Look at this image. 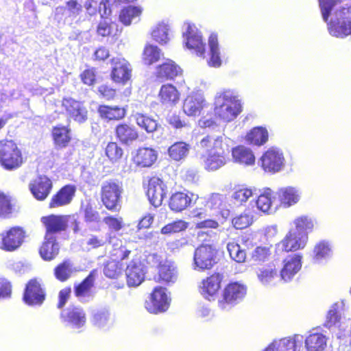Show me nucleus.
<instances>
[{
  "label": "nucleus",
  "mask_w": 351,
  "mask_h": 351,
  "mask_svg": "<svg viewBox=\"0 0 351 351\" xmlns=\"http://www.w3.org/2000/svg\"><path fill=\"white\" fill-rule=\"evenodd\" d=\"M52 182L46 176H39L29 184V189L32 195L37 200L45 199L52 189Z\"/></svg>",
  "instance_id": "22"
},
{
  "label": "nucleus",
  "mask_w": 351,
  "mask_h": 351,
  "mask_svg": "<svg viewBox=\"0 0 351 351\" xmlns=\"http://www.w3.org/2000/svg\"><path fill=\"white\" fill-rule=\"evenodd\" d=\"M76 192V186L67 184L62 187L51 198L49 207L58 208L69 204Z\"/></svg>",
  "instance_id": "27"
},
{
  "label": "nucleus",
  "mask_w": 351,
  "mask_h": 351,
  "mask_svg": "<svg viewBox=\"0 0 351 351\" xmlns=\"http://www.w3.org/2000/svg\"><path fill=\"white\" fill-rule=\"evenodd\" d=\"M246 294V287L240 283L229 284L224 289L223 298L219 301V307L224 311L230 310L240 302Z\"/></svg>",
  "instance_id": "7"
},
{
  "label": "nucleus",
  "mask_w": 351,
  "mask_h": 351,
  "mask_svg": "<svg viewBox=\"0 0 351 351\" xmlns=\"http://www.w3.org/2000/svg\"><path fill=\"white\" fill-rule=\"evenodd\" d=\"M72 272V264L69 261H64L54 269L56 278L62 282L66 280L71 276Z\"/></svg>",
  "instance_id": "54"
},
{
  "label": "nucleus",
  "mask_w": 351,
  "mask_h": 351,
  "mask_svg": "<svg viewBox=\"0 0 351 351\" xmlns=\"http://www.w3.org/2000/svg\"><path fill=\"white\" fill-rule=\"evenodd\" d=\"M232 156L234 162L245 166L254 165L255 156L252 151L243 145H239L232 149Z\"/></svg>",
  "instance_id": "31"
},
{
  "label": "nucleus",
  "mask_w": 351,
  "mask_h": 351,
  "mask_svg": "<svg viewBox=\"0 0 351 351\" xmlns=\"http://www.w3.org/2000/svg\"><path fill=\"white\" fill-rule=\"evenodd\" d=\"M188 228V223L183 220H177L163 226L160 233L166 236L178 233L185 230Z\"/></svg>",
  "instance_id": "53"
},
{
  "label": "nucleus",
  "mask_w": 351,
  "mask_h": 351,
  "mask_svg": "<svg viewBox=\"0 0 351 351\" xmlns=\"http://www.w3.org/2000/svg\"><path fill=\"white\" fill-rule=\"evenodd\" d=\"M158 97L162 104L171 107L178 102L180 93L174 86L167 84L161 86Z\"/></svg>",
  "instance_id": "34"
},
{
  "label": "nucleus",
  "mask_w": 351,
  "mask_h": 351,
  "mask_svg": "<svg viewBox=\"0 0 351 351\" xmlns=\"http://www.w3.org/2000/svg\"><path fill=\"white\" fill-rule=\"evenodd\" d=\"M227 250L230 258L237 263H243L246 259V253L240 245L234 242L227 244Z\"/></svg>",
  "instance_id": "56"
},
{
  "label": "nucleus",
  "mask_w": 351,
  "mask_h": 351,
  "mask_svg": "<svg viewBox=\"0 0 351 351\" xmlns=\"http://www.w3.org/2000/svg\"><path fill=\"white\" fill-rule=\"evenodd\" d=\"M258 277L264 285H274L281 281L278 268L274 265L262 268L258 274Z\"/></svg>",
  "instance_id": "40"
},
{
  "label": "nucleus",
  "mask_w": 351,
  "mask_h": 351,
  "mask_svg": "<svg viewBox=\"0 0 351 351\" xmlns=\"http://www.w3.org/2000/svg\"><path fill=\"white\" fill-rule=\"evenodd\" d=\"M293 225L291 230L297 231L298 234L306 233L308 234V231L313 230L314 222L311 217L302 215L295 219Z\"/></svg>",
  "instance_id": "48"
},
{
  "label": "nucleus",
  "mask_w": 351,
  "mask_h": 351,
  "mask_svg": "<svg viewBox=\"0 0 351 351\" xmlns=\"http://www.w3.org/2000/svg\"><path fill=\"white\" fill-rule=\"evenodd\" d=\"M167 122L176 129L184 128L186 130H190L191 127L184 121H182L180 117L175 114L168 116Z\"/></svg>",
  "instance_id": "63"
},
{
  "label": "nucleus",
  "mask_w": 351,
  "mask_h": 351,
  "mask_svg": "<svg viewBox=\"0 0 351 351\" xmlns=\"http://www.w3.org/2000/svg\"><path fill=\"white\" fill-rule=\"evenodd\" d=\"M247 140L250 143L261 145L268 140V133L265 128L256 127L252 129L247 135Z\"/></svg>",
  "instance_id": "50"
},
{
  "label": "nucleus",
  "mask_w": 351,
  "mask_h": 351,
  "mask_svg": "<svg viewBox=\"0 0 351 351\" xmlns=\"http://www.w3.org/2000/svg\"><path fill=\"white\" fill-rule=\"evenodd\" d=\"M182 69L173 61L167 60L165 62L157 68V74L159 77L172 80L181 75Z\"/></svg>",
  "instance_id": "41"
},
{
  "label": "nucleus",
  "mask_w": 351,
  "mask_h": 351,
  "mask_svg": "<svg viewBox=\"0 0 351 351\" xmlns=\"http://www.w3.org/2000/svg\"><path fill=\"white\" fill-rule=\"evenodd\" d=\"M302 258L299 254L290 255L278 265L281 281L289 282L294 279L302 268Z\"/></svg>",
  "instance_id": "9"
},
{
  "label": "nucleus",
  "mask_w": 351,
  "mask_h": 351,
  "mask_svg": "<svg viewBox=\"0 0 351 351\" xmlns=\"http://www.w3.org/2000/svg\"><path fill=\"white\" fill-rule=\"evenodd\" d=\"M191 197L187 193L177 192L171 196L169 206L174 212H181L186 209L191 204Z\"/></svg>",
  "instance_id": "37"
},
{
  "label": "nucleus",
  "mask_w": 351,
  "mask_h": 351,
  "mask_svg": "<svg viewBox=\"0 0 351 351\" xmlns=\"http://www.w3.org/2000/svg\"><path fill=\"white\" fill-rule=\"evenodd\" d=\"M206 105V101L201 92H192L185 99L183 110L188 116H198Z\"/></svg>",
  "instance_id": "23"
},
{
  "label": "nucleus",
  "mask_w": 351,
  "mask_h": 351,
  "mask_svg": "<svg viewBox=\"0 0 351 351\" xmlns=\"http://www.w3.org/2000/svg\"><path fill=\"white\" fill-rule=\"evenodd\" d=\"M23 163V157L16 143L12 141H0V164L7 170L19 168Z\"/></svg>",
  "instance_id": "5"
},
{
  "label": "nucleus",
  "mask_w": 351,
  "mask_h": 351,
  "mask_svg": "<svg viewBox=\"0 0 351 351\" xmlns=\"http://www.w3.org/2000/svg\"><path fill=\"white\" fill-rule=\"evenodd\" d=\"M346 311V303L344 300L338 301L334 303L330 308L326 315L324 326L330 329L337 328L344 331L347 327L342 315Z\"/></svg>",
  "instance_id": "16"
},
{
  "label": "nucleus",
  "mask_w": 351,
  "mask_h": 351,
  "mask_svg": "<svg viewBox=\"0 0 351 351\" xmlns=\"http://www.w3.org/2000/svg\"><path fill=\"white\" fill-rule=\"evenodd\" d=\"M253 195L252 191L249 189L243 188L237 190L232 193V197L235 203L243 204L245 202Z\"/></svg>",
  "instance_id": "60"
},
{
  "label": "nucleus",
  "mask_w": 351,
  "mask_h": 351,
  "mask_svg": "<svg viewBox=\"0 0 351 351\" xmlns=\"http://www.w3.org/2000/svg\"><path fill=\"white\" fill-rule=\"evenodd\" d=\"M160 55V50L157 46L147 45L143 51V60L145 64L150 65L157 62Z\"/></svg>",
  "instance_id": "52"
},
{
  "label": "nucleus",
  "mask_w": 351,
  "mask_h": 351,
  "mask_svg": "<svg viewBox=\"0 0 351 351\" xmlns=\"http://www.w3.org/2000/svg\"><path fill=\"white\" fill-rule=\"evenodd\" d=\"M70 130L64 125H58L52 129L54 143L59 148L66 147L71 141Z\"/></svg>",
  "instance_id": "42"
},
{
  "label": "nucleus",
  "mask_w": 351,
  "mask_h": 351,
  "mask_svg": "<svg viewBox=\"0 0 351 351\" xmlns=\"http://www.w3.org/2000/svg\"><path fill=\"white\" fill-rule=\"evenodd\" d=\"M12 213L10 201L3 193H0V216L8 217Z\"/></svg>",
  "instance_id": "61"
},
{
  "label": "nucleus",
  "mask_w": 351,
  "mask_h": 351,
  "mask_svg": "<svg viewBox=\"0 0 351 351\" xmlns=\"http://www.w3.org/2000/svg\"><path fill=\"white\" fill-rule=\"evenodd\" d=\"M277 194L281 204L285 208H289L300 201L302 191L298 187L287 186L280 188Z\"/></svg>",
  "instance_id": "28"
},
{
  "label": "nucleus",
  "mask_w": 351,
  "mask_h": 351,
  "mask_svg": "<svg viewBox=\"0 0 351 351\" xmlns=\"http://www.w3.org/2000/svg\"><path fill=\"white\" fill-rule=\"evenodd\" d=\"M270 248L267 247H257L251 253V260L261 263L267 261L270 256Z\"/></svg>",
  "instance_id": "58"
},
{
  "label": "nucleus",
  "mask_w": 351,
  "mask_h": 351,
  "mask_svg": "<svg viewBox=\"0 0 351 351\" xmlns=\"http://www.w3.org/2000/svg\"><path fill=\"white\" fill-rule=\"evenodd\" d=\"M158 154L156 151L149 147H141L137 151L134 160L138 165L142 167H151L156 160Z\"/></svg>",
  "instance_id": "38"
},
{
  "label": "nucleus",
  "mask_w": 351,
  "mask_h": 351,
  "mask_svg": "<svg viewBox=\"0 0 351 351\" xmlns=\"http://www.w3.org/2000/svg\"><path fill=\"white\" fill-rule=\"evenodd\" d=\"M252 221V217L247 213H243L232 219V224L237 229H244L248 227Z\"/></svg>",
  "instance_id": "59"
},
{
  "label": "nucleus",
  "mask_w": 351,
  "mask_h": 351,
  "mask_svg": "<svg viewBox=\"0 0 351 351\" xmlns=\"http://www.w3.org/2000/svg\"><path fill=\"white\" fill-rule=\"evenodd\" d=\"M45 289L40 280H30L26 285L23 300L29 306H40L45 300Z\"/></svg>",
  "instance_id": "12"
},
{
  "label": "nucleus",
  "mask_w": 351,
  "mask_h": 351,
  "mask_svg": "<svg viewBox=\"0 0 351 351\" xmlns=\"http://www.w3.org/2000/svg\"><path fill=\"white\" fill-rule=\"evenodd\" d=\"M95 280V271H91L80 283L74 285V293L78 300L82 303L92 300L95 293L92 290Z\"/></svg>",
  "instance_id": "21"
},
{
  "label": "nucleus",
  "mask_w": 351,
  "mask_h": 351,
  "mask_svg": "<svg viewBox=\"0 0 351 351\" xmlns=\"http://www.w3.org/2000/svg\"><path fill=\"white\" fill-rule=\"evenodd\" d=\"M168 25L164 23H159L152 31L153 39L158 43L166 44L169 40L168 37Z\"/></svg>",
  "instance_id": "55"
},
{
  "label": "nucleus",
  "mask_w": 351,
  "mask_h": 351,
  "mask_svg": "<svg viewBox=\"0 0 351 351\" xmlns=\"http://www.w3.org/2000/svg\"><path fill=\"white\" fill-rule=\"evenodd\" d=\"M127 283L129 287H138L145 278V266L139 260H133L125 269Z\"/></svg>",
  "instance_id": "25"
},
{
  "label": "nucleus",
  "mask_w": 351,
  "mask_h": 351,
  "mask_svg": "<svg viewBox=\"0 0 351 351\" xmlns=\"http://www.w3.org/2000/svg\"><path fill=\"white\" fill-rule=\"evenodd\" d=\"M91 322L95 327L101 329L108 328L112 324L110 311L106 308L95 312L93 315Z\"/></svg>",
  "instance_id": "45"
},
{
  "label": "nucleus",
  "mask_w": 351,
  "mask_h": 351,
  "mask_svg": "<svg viewBox=\"0 0 351 351\" xmlns=\"http://www.w3.org/2000/svg\"><path fill=\"white\" fill-rule=\"evenodd\" d=\"M62 322L66 326L82 331L86 323L84 310L79 306H69L60 314Z\"/></svg>",
  "instance_id": "8"
},
{
  "label": "nucleus",
  "mask_w": 351,
  "mask_h": 351,
  "mask_svg": "<svg viewBox=\"0 0 351 351\" xmlns=\"http://www.w3.org/2000/svg\"><path fill=\"white\" fill-rule=\"evenodd\" d=\"M185 25L186 31L183 32V37L186 40V47L193 50L197 56H204L206 44L203 41L201 32L194 25L187 23Z\"/></svg>",
  "instance_id": "13"
},
{
  "label": "nucleus",
  "mask_w": 351,
  "mask_h": 351,
  "mask_svg": "<svg viewBox=\"0 0 351 351\" xmlns=\"http://www.w3.org/2000/svg\"><path fill=\"white\" fill-rule=\"evenodd\" d=\"M80 76L83 83L88 86L93 85L97 81L96 70L94 68L86 69Z\"/></svg>",
  "instance_id": "64"
},
{
  "label": "nucleus",
  "mask_w": 351,
  "mask_h": 351,
  "mask_svg": "<svg viewBox=\"0 0 351 351\" xmlns=\"http://www.w3.org/2000/svg\"><path fill=\"white\" fill-rule=\"evenodd\" d=\"M171 299L167 294V289L161 287L154 289L149 300L145 302V307L151 313L157 314L166 311Z\"/></svg>",
  "instance_id": "10"
},
{
  "label": "nucleus",
  "mask_w": 351,
  "mask_h": 351,
  "mask_svg": "<svg viewBox=\"0 0 351 351\" xmlns=\"http://www.w3.org/2000/svg\"><path fill=\"white\" fill-rule=\"evenodd\" d=\"M160 278L167 283H174L178 278V271L173 263L166 261L159 269Z\"/></svg>",
  "instance_id": "46"
},
{
  "label": "nucleus",
  "mask_w": 351,
  "mask_h": 351,
  "mask_svg": "<svg viewBox=\"0 0 351 351\" xmlns=\"http://www.w3.org/2000/svg\"><path fill=\"white\" fill-rule=\"evenodd\" d=\"M62 106L66 110V114L71 119L80 124L84 123L88 119V111L84 105L71 97L64 98Z\"/></svg>",
  "instance_id": "18"
},
{
  "label": "nucleus",
  "mask_w": 351,
  "mask_h": 351,
  "mask_svg": "<svg viewBox=\"0 0 351 351\" xmlns=\"http://www.w3.org/2000/svg\"><path fill=\"white\" fill-rule=\"evenodd\" d=\"M167 187L159 178L153 177L149 180L147 195L149 201L154 207L161 205L166 195Z\"/></svg>",
  "instance_id": "20"
},
{
  "label": "nucleus",
  "mask_w": 351,
  "mask_h": 351,
  "mask_svg": "<svg viewBox=\"0 0 351 351\" xmlns=\"http://www.w3.org/2000/svg\"><path fill=\"white\" fill-rule=\"evenodd\" d=\"M191 145L184 141H178L171 145L168 149L169 157L175 161H182L189 155Z\"/></svg>",
  "instance_id": "39"
},
{
  "label": "nucleus",
  "mask_w": 351,
  "mask_h": 351,
  "mask_svg": "<svg viewBox=\"0 0 351 351\" xmlns=\"http://www.w3.org/2000/svg\"><path fill=\"white\" fill-rule=\"evenodd\" d=\"M39 252L40 256L45 261H51L58 254L59 245L53 235H45V241L41 245Z\"/></svg>",
  "instance_id": "32"
},
{
  "label": "nucleus",
  "mask_w": 351,
  "mask_h": 351,
  "mask_svg": "<svg viewBox=\"0 0 351 351\" xmlns=\"http://www.w3.org/2000/svg\"><path fill=\"white\" fill-rule=\"evenodd\" d=\"M222 276L215 274L204 280L200 287L202 295L207 300H211L220 288Z\"/></svg>",
  "instance_id": "29"
},
{
  "label": "nucleus",
  "mask_w": 351,
  "mask_h": 351,
  "mask_svg": "<svg viewBox=\"0 0 351 351\" xmlns=\"http://www.w3.org/2000/svg\"><path fill=\"white\" fill-rule=\"evenodd\" d=\"M327 339L321 333H313L305 339V346L308 351H324Z\"/></svg>",
  "instance_id": "43"
},
{
  "label": "nucleus",
  "mask_w": 351,
  "mask_h": 351,
  "mask_svg": "<svg viewBox=\"0 0 351 351\" xmlns=\"http://www.w3.org/2000/svg\"><path fill=\"white\" fill-rule=\"evenodd\" d=\"M108 3V0H102L99 3L95 0H86L84 4V7L86 11V14L90 16H94L99 12L101 18L104 19L111 12L110 9L107 6Z\"/></svg>",
  "instance_id": "36"
},
{
  "label": "nucleus",
  "mask_w": 351,
  "mask_h": 351,
  "mask_svg": "<svg viewBox=\"0 0 351 351\" xmlns=\"http://www.w3.org/2000/svg\"><path fill=\"white\" fill-rule=\"evenodd\" d=\"M259 163L264 171L274 174L283 170L285 158L280 149L271 147L262 155Z\"/></svg>",
  "instance_id": "6"
},
{
  "label": "nucleus",
  "mask_w": 351,
  "mask_h": 351,
  "mask_svg": "<svg viewBox=\"0 0 351 351\" xmlns=\"http://www.w3.org/2000/svg\"><path fill=\"white\" fill-rule=\"evenodd\" d=\"M134 118L136 125L148 134L162 129V125L156 119L146 114L136 112L134 114Z\"/></svg>",
  "instance_id": "33"
},
{
  "label": "nucleus",
  "mask_w": 351,
  "mask_h": 351,
  "mask_svg": "<svg viewBox=\"0 0 351 351\" xmlns=\"http://www.w3.org/2000/svg\"><path fill=\"white\" fill-rule=\"evenodd\" d=\"M70 216L51 215L41 218L46 228V234L53 235L66 229Z\"/></svg>",
  "instance_id": "24"
},
{
  "label": "nucleus",
  "mask_w": 351,
  "mask_h": 351,
  "mask_svg": "<svg viewBox=\"0 0 351 351\" xmlns=\"http://www.w3.org/2000/svg\"><path fill=\"white\" fill-rule=\"evenodd\" d=\"M112 77L116 82L125 83L131 77L130 65L124 58H114L112 59Z\"/></svg>",
  "instance_id": "26"
},
{
  "label": "nucleus",
  "mask_w": 351,
  "mask_h": 351,
  "mask_svg": "<svg viewBox=\"0 0 351 351\" xmlns=\"http://www.w3.org/2000/svg\"><path fill=\"white\" fill-rule=\"evenodd\" d=\"M231 143L225 135L206 136L200 141V147L207 149L206 155L202 157L206 170L216 171L226 164Z\"/></svg>",
  "instance_id": "2"
},
{
  "label": "nucleus",
  "mask_w": 351,
  "mask_h": 351,
  "mask_svg": "<svg viewBox=\"0 0 351 351\" xmlns=\"http://www.w3.org/2000/svg\"><path fill=\"white\" fill-rule=\"evenodd\" d=\"M272 191L270 189H267L264 193L260 195L256 200L257 208L265 213H271L273 209L271 208Z\"/></svg>",
  "instance_id": "51"
},
{
  "label": "nucleus",
  "mask_w": 351,
  "mask_h": 351,
  "mask_svg": "<svg viewBox=\"0 0 351 351\" xmlns=\"http://www.w3.org/2000/svg\"><path fill=\"white\" fill-rule=\"evenodd\" d=\"M119 273L120 268L116 261H109L104 266V274L109 278H116Z\"/></svg>",
  "instance_id": "62"
},
{
  "label": "nucleus",
  "mask_w": 351,
  "mask_h": 351,
  "mask_svg": "<svg viewBox=\"0 0 351 351\" xmlns=\"http://www.w3.org/2000/svg\"><path fill=\"white\" fill-rule=\"evenodd\" d=\"M339 0H319L323 20L328 22L329 33L332 36L345 38L351 34V6L338 7Z\"/></svg>",
  "instance_id": "1"
},
{
  "label": "nucleus",
  "mask_w": 351,
  "mask_h": 351,
  "mask_svg": "<svg viewBox=\"0 0 351 351\" xmlns=\"http://www.w3.org/2000/svg\"><path fill=\"white\" fill-rule=\"evenodd\" d=\"M332 255L330 244L326 241L317 243L313 250V259L316 263H321L328 259Z\"/></svg>",
  "instance_id": "44"
},
{
  "label": "nucleus",
  "mask_w": 351,
  "mask_h": 351,
  "mask_svg": "<svg viewBox=\"0 0 351 351\" xmlns=\"http://www.w3.org/2000/svg\"><path fill=\"white\" fill-rule=\"evenodd\" d=\"M99 115L109 120L119 119L125 117V110L118 106H100L98 108Z\"/></svg>",
  "instance_id": "49"
},
{
  "label": "nucleus",
  "mask_w": 351,
  "mask_h": 351,
  "mask_svg": "<svg viewBox=\"0 0 351 351\" xmlns=\"http://www.w3.org/2000/svg\"><path fill=\"white\" fill-rule=\"evenodd\" d=\"M116 136L124 145H132L138 138L136 128L128 124H119L116 127Z\"/></svg>",
  "instance_id": "30"
},
{
  "label": "nucleus",
  "mask_w": 351,
  "mask_h": 351,
  "mask_svg": "<svg viewBox=\"0 0 351 351\" xmlns=\"http://www.w3.org/2000/svg\"><path fill=\"white\" fill-rule=\"evenodd\" d=\"M0 248L12 252L18 249L23 242L25 232L21 228L14 227L1 234Z\"/></svg>",
  "instance_id": "17"
},
{
  "label": "nucleus",
  "mask_w": 351,
  "mask_h": 351,
  "mask_svg": "<svg viewBox=\"0 0 351 351\" xmlns=\"http://www.w3.org/2000/svg\"><path fill=\"white\" fill-rule=\"evenodd\" d=\"M82 10V6L77 0H69L64 5L56 8L54 19L59 25L71 24Z\"/></svg>",
  "instance_id": "11"
},
{
  "label": "nucleus",
  "mask_w": 351,
  "mask_h": 351,
  "mask_svg": "<svg viewBox=\"0 0 351 351\" xmlns=\"http://www.w3.org/2000/svg\"><path fill=\"white\" fill-rule=\"evenodd\" d=\"M123 191L122 184L118 180H108L102 182L101 198L107 209L112 211L119 210Z\"/></svg>",
  "instance_id": "4"
},
{
  "label": "nucleus",
  "mask_w": 351,
  "mask_h": 351,
  "mask_svg": "<svg viewBox=\"0 0 351 351\" xmlns=\"http://www.w3.org/2000/svg\"><path fill=\"white\" fill-rule=\"evenodd\" d=\"M208 59L207 60L210 66L218 68L221 65V59L220 56V50L215 34H211L208 38Z\"/></svg>",
  "instance_id": "35"
},
{
  "label": "nucleus",
  "mask_w": 351,
  "mask_h": 351,
  "mask_svg": "<svg viewBox=\"0 0 351 351\" xmlns=\"http://www.w3.org/2000/svg\"><path fill=\"white\" fill-rule=\"evenodd\" d=\"M123 152L117 143L111 142L106 147V154L112 162L118 161L123 156Z\"/></svg>",
  "instance_id": "57"
},
{
  "label": "nucleus",
  "mask_w": 351,
  "mask_h": 351,
  "mask_svg": "<svg viewBox=\"0 0 351 351\" xmlns=\"http://www.w3.org/2000/svg\"><path fill=\"white\" fill-rule=\"evenodd\" d=\"M142 9L136 6H128L121 10L119 14V21L125 25H130L141 14Z\"/></svg>",
  "instance_id": "47"
},
{
  "label": "nucleus",
  "mask_w": 351,
  "mask_h": 351,
  "mask_svg": "<svg viewBox=\"0 0 351 351\" xmlns=\"http://www.w3.org/2000/svg\"><path fill=\"white\" fill-rule=\"evenodd\" d=\"M308 236L306 233L298 234L297 231L290 229L285 237L276 245L278 251L291 252L303 249L306 245Z\"/></svg>",
  "instance_id": "15"
},
{
  "label": "nucleus",
  "mask_w": 351,
  "mask_h": 351,
  "mask_svg": "<svg viewBox=\"0 0 351 351\" xmlns=\"http://www.w3.org/2000/svg\"><path fill=\"white\" fill-rule=\"evenodd\" d=\"M303 342L302 335H295L274 341L264 351H300Z\"/></svg>",
  "instance_id": "19"
},
{
  "label": "nucleus",
  "mask_w": 351,
  "mask_h": 351,
  "mask_svg": "<svg viewBox=\"0 0 351 351\" xmlns=\"http://www.w3.org/2000/svg\"><path fill=\"white\" fill-rule=\"evenodd\" d=\"M241 103L238 93L234 90L217 92L215 97V113L220 119L230 122L241 112Z\"/></svg>",
  "instance_id": "3"
},
{
  "label": "nucleus",
  "mask_w": 351,
  "mask_h": 351,
  "mask_svg": "<svg viewBox=\"0 0 351 351\" xmlns=\"http://www.w3.org/2000/svg\"><path fill=\"white\" fill-rule=\"evenodd\" d=\"M216 251L210 245H202L194 252L193 265L195 269H208L215 263Z\"/></svg>",
  "instance_id": "14"
}]
</instances>
